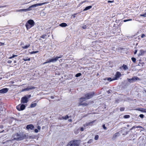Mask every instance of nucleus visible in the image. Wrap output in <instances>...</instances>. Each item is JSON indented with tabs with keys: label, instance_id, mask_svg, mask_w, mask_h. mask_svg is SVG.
I'll return each instance as SVG.
<instances>
[{
	"label": "nucleus",
	"instance_id": "nucleus-1",
	"mask_svg": "<svg viewBox=\"0 0 146 146\" xmlns=\"http://www.w3.org/2000/svg\"><path fill=\"white\" fill-rule=\"evenodd\" d=\"M25 137V135L24 134H19L17 133L14 135L13 139L17 141H21L24 139Z\"/></svg>",
	"mask_w": 146,
	"mask_h": 146
},
{
	"label": "nucleus",
	"instance_id": "nucleus-2",
	"mask_svg": "<svg viewBox=\"0 0 146 146\" xmlns=\"http://www.w3.org/2000/svg\"><path fill=\"white\" fill-rule=\"evenodd\" d=\"M35 25V22L32 19H30L26 23L25 26L27 30L30 29Z\"/></svg>",
	"mask_w": 146,
	"mask_h": 146
},
{
	"label": "nucleus",
	"instance_id": "nucleus-3",
	"mask_svg": "<svg viewBox=\"0 0 146 146\" xmlns=\"http://www.w3.org/2000/svg\"><path fill=\"white\" fill-rule=\"evenodd\" d=\"M79 143V141L74 140L69 142L66 146H78Z\"/></svg>",
	"mask_w": 146,
	"mask_h": 146
},
{
	"label": "nucleus",
	"instance_id": "nucleus-4",
	"mask_svg": "<svg viewBox=\"0 0 146 146\" xmlns=\"http://www.w3.org/2000/svg\"><path fill=\"white\" fill-rule=\"evenodd\" d=\"M140 79L138 77L136 76H134L132 78H128L127 80L130 83H133L135 82L137 80H140Z\"/></svg>",
	"mask_w": 146,
	"mask_h": 146
},
{
	"label": "nucleus",
	"instance_id": "nucleus-5",
	"mask_svg": "<svg viewBox=\"0 0 146 146\" xmlns=\"http://www.w3.org/2000/svg\"><path fill=\"white\" fill-rule=\"evenodd\" d=\"M36 88L35 87L33 86H28L27 88H24L23 89L21 90L22 92H23L24 91H28L29 90H34Z\"/></svg>",
	"mask_w": 146,
	"mask_h": 146
},
{
	"label": "nucleus",
	"instance_id": "nucleus-6",
	"mask_svg": "<svg viewBox=\"0 0 146 146\" xmlns=\"http://www.w3.org/2000/svg\"><path fill=\"white\" fill-rule=\"evenodd\" d=\"M25 107L24 105L20 104L16 106V108L18 111H21L25 109Z\"/></svg>",
	"mask_w": 146,
	"mask_h": 146
},
{
	"label": "nucleus",
	"instance_id": "nucleus-7",
	"mask_svg": "<svg viewBox=\"0 0 146 146\" xmlns=\"http://www.w3.org/2000/svg\"><path fill=\"white\" fill-rule=\"evenodd\" d=\"M28 101L27 97L25 96L21 98V103L24 104L27 103Z\"/></svg>",
	"mask_w": 146,
	"mask_h": 146
},
{
	"label": "nucleus",
	"instance_id": "nucleus-8",
	"mask_svg": "<svg viewBox=\"0 0 146 146\" xmlns=\"http://www.w3.org/2000/svg\"><path fill=\"white\" fill-rule=\"evenodd\" d=\"M94 92H92L86 94L85 95V97L86 99H89L92 98L94 95Z\"/></svg>",
	"mask_w": 146,
	"mask_h": 146
},
{
	"label": "nucleus",
	"instance_id": "nucleus-9",
	"mask_svg": "<svg viewBox=\"0 0 146 146\" xmlns=\"http://www.w3.org/2000/svg\"><path fill=\"white\" fill-rule=\"evenodd\" d=\"M96 121V120H95L93 121L86 123V124L83 125V126H84V127H86L88 126V125H90L91 126H93V125H94L93 123Z\"/></svg>",
	"mask_w": 146,
	"mask_h": 146
},
{
	"label": "nucleus",
	"instance_id": "nucleus-10",
	"mask_svg": "<svg viewBox=\"0 0 146 146\" xmlns=\"http://www.w3.org/2000/svg\"><path fill=\"white\" fill-rule=\"evenodd\" d=\"M47 3H37L29 7V8H31L32 7H34L38 6H41L42 5L46 4Z\"/></svg>",
	"mask_w": 146,
	"mask_h": 146
},
{
	"label": "nucleus",
	"instance_id": "nucleus-11",
	"mask_svg": "<svg viewBox=\"0 0 146 146\" xmlns=\"http://www.w3.org/2000/svg\"><path fill=\"white\" fill-rule=\"evenodd\" d=\"M8 89L7 88H4L0 90V93L4 94L7 93L8 91Z\"/></svg>",
	"mask_w": 146,
	"mask_h": 146
},
{
	"label": "nucleus",
	"instance_id": "nucleus-12",
	"mask_svg": "<svg viewBox=\"0 0 146 146\" xmlns=\"http://www.w3.org/2000/svg\"><path fill=\"white\" fill-rule=\"evenodd\" d=\"M34 127L32 124H29L27 125L26 128L27 129L33 130L34 128Z\"/></svg>",
	"mask_w": 146,
	"mask_h": 146
},
{
	"label": "nucleus",
	"instance_id": "nucleus-13",
	"mask_svg": "<svg viewBox=\"0 0 146 146\" xmlns=\"http://www.w3.org/2000/svg\"><path fill=\"white\" fill-rule=\"evenodd\" d=\"M120 135V133H119V132H117V133H115V134H114L112 137V139L113 140H115L116 138L119 136Z\"/></svg>",
	"mask_w": 146,
	"mask_h": 146
},
{
	"label": "nucleus",
	"instance_id": "nucleus-14",
	"mask_svg": "<svg viewBox=\"0 0 146 146\" xmlns=\"http://www.w3.org/2000/svg\"><path fill=\"white\" fill-rule=\"evenodd\" d=\"M29 8H29V7L27 9H20V10H17L16 11L17 12H23V11L26 12L28 11H29Z\"/></svg>",
	"mask_w": 146,
	"mask_h": 146
},
{
	"label": "nucleus",
	"instance_id": "nucleus-15",
	"mask_svg": "<svg viewBox=\"0 0 146 146\" xmlns=\"http://www.w3.org/2000/svg\"><path fill=\"white\" fill-rule=\"evenodd\" d=\"M121 74L120 72H117L115 74L116 78H119L121 76Z\"/></svg>",
	"mask_w": 146,
	"mask_h": 146
},
{
	"label": "nucleus",
	"instance_id": "nucleus-16",
	"mask_svg": "<svg viewBox=\"0 0 146 146\" xmlns=\"http://www.w3.org/2000/svg\"><path fill=\"white\" fill-rule=\"evenodd\" d=\"M59 25L62 27H64L67 26V24L65 23H63L60 24Z\"/></svg>",
	"mask_w": 146,
	"mask_h": 146
},
{
	"label": "nucleus",
	"instance_id": "nucleus-17",
	"mask_svg": "<svg viewBox=\"0 0 146 146\" xmlns=\"http://www.w3.org/2000/svg\"><path fill=\"white\" fill-rule=\"evenodd\" d=\"M92 8V6H89L88 7H86L84 10V11H86Z\"/></svg>",
	"mask_w": 146,
	"mask_h": 146
},
{
	"label": "nucleus",
	"instance_id": "nucleus-18",
	"mask_svg": "<svg viewBox=\"0 0 146 146\" xmlns=\"http://www.w3.org/2000/svg\"><path fill=\"white\" fill-rule=\"evenodd\" d=\"M145 52V51L143 50H140V53H139V55H143L144 54Z\"/></svg>",
	"mask_w": 146,
	"mask_h": 146
},
{
	"label": "nucleus",
	"instance_id": "nucleus-19",
	"mask_svg": "<svg viewBox=\"0 0 146 146\" xmlns=\"http://www.w3.org/2000/svg\"><path fill=\"white\" fill-rule=\"evenodd\" d=\"M57 59L56 57L54 58H52L51 59V62H56L57 60Z\"/></svg>",
	"mask_w": 146,
	"mask_h": 146
},
{
	"label": "nucleus",
	"instance_id": "nucleus-20",
	"mask_svg": "<svg viewBox=\"0 0 146 146\" xmlns=\"http://www.w3.org/2000/svg\"><path fill=\"white\" fill-rule=\"evenodd\" d=\"M37 105L36 103H32L31 104L30 106V107L31 108H33L35 107Z\"/></svg>",
	"mask_w": 146,
	"mask_h": 146
},
{
	"label": "nucleus",
	"instance_id": "nucleus-21",
	"mask_svg": "<svg viewBox=\"0 0 146 146\" xmlns=\"http://www.w3.org/2000/svg\"><path fill=\"white\" fill-rule=\"evenodd\" d=\"M30 46V44H28L24 46H22V48L24 49L28 48Z\"/></svg>",
	"mask_w": 146,
	"mask_h": 146
},
{
	"label": "nucleus",
	"instance_id": "nucleus-22",
	"mask_svg": "<svg viewBox=\"0 0 146 146\" xmlns=\"http://www.w3.org/2000/svg\"><path fill=\"white\" fill-rule=\"evenodd\" d=\"M71 117L70 116H68L67 115H66L65 116H62V118L63 119H64L66 120L68 118L70 117Z\"/></svg>",
	"mask_w": 146,
	"mask_h": 146
},
{
	"label": "nucleus",
	"instance_id": "nucleus-23",
	"mask_svg": "<svg viewBox=\"0 0 146 146\" xmlns=\"http://www.w3.org/2000/svg\"><path fill=\"white\" fill-rule=\"evenodd\" d=\"M86 97L85 98L82 97L80 98V101L81 102H83L86 99Z\"/></svg>",
	"mask_w": 146,
	"mask_h": 146
},
{
	"label": "nucleus",
	"instance_id": "nucleus-24",
	"mask_svg": "<svg viewBox=\"0 0 146 146\" xmlns=\"http://www.w3.org/2000/svg\"><path fill=\"white\" fill-rule=\"evenodd\" d=\"M51 62V59H48L46 62H44L43 64H44L47 63H50Z\"/></svg>",
	"mask_w": 146,
	"mask_h": 146
},
{
	"label": "nucleus",
	"instance_id": "nucleus-25",
	"mask_svg": "<svg viewBox=\"0 0 146 146\" xmlns=\"http://www.w3.org/2000/svg\"><path fill=\"white\" fill-rule=\"evenodd\" d=\"M23 60L25 61H30V58L28 57L24 58Z\"/></svg>",
	"mask_w": 146,
	"mask_h": 146
},
{
	"label": "nucleus",
	"instance_id": "nucleus-26",
	"mask_svg": "<svg viewBox=\"0 0 146 146\" xmlns=\"http://www.w3.org/2000/svg\"><path fill=\"white\" fill-rule=\"evenodd\" d=\"M122 67L123 68V69L124 70H127V69H128V68H127V66L126 65H125L124 64H123V66H122Z\"/></svg>",
	"mask_w": 146,
	"mask_h": 146
},
{
	"label": "nucleus",
	"instance_id": "nucleus-27",
	"mask_svg": "<svg viewBox=\"0 0 146 146\" xmlns=\"http://www.w3.org/2000/svg\"><path fill=\"white\" fill-rule=\"evenodd\" d=\"M79 105H80V106L82 105L83 106H86L87 105V104L84 103H83L82 104L80 103L79 104Z\"/></svg>",
	"mask_w": 146,
	"mask_h": 146
},
{
	"label": "nucleus",
	"instance_id": "nucleus-28",
	"mask_svg": "<svg viewBox=\"0 0 146 146\" xmlns=\"http://www.w3.org/2000/svg\"><path fill=\"white\" fill-rule=\"evenodd\" d=\"M17 55H14V54H13L12 56L11 57H10L9 58V59H11L13 58H14L15 57H17Z\"/></svg>",
	"mask_w": 146,
	"mask_h": 146
},
{
	"label": "nucleus",
	"instance_id": "nucleus-29",
	"mask_svg": "<svg viewBox=\"0 0 146 146\" xmlns=\"http://www.w3.org/2000/svg\"><path fill=\"white\" fill-rule=\"evenodd\" d=\"M81 75V73H78L77 74H76V75L75 76L76 77H78L79 76H80Z\"/></svg>",
	"mask_w": 146,
	"mask_h": 146
},
{
	"label": "nucleus",
	"instance_id": "nucleus-30",
	"mask_svg": "<svg viewBox=\"0 0 146 146\" xmlns=\"http://www.w3.org/2000/svg\"><path fill=\"white\" fill-rule=\"evenodd\" d=\"M99 138V136L98 135H96L94 137V139L95 140H97Z\"/></svg>",
	"mask_w": 146,
	"mask_h": 146
},
{
	"label": "nucleus",
	"instance_id": "nucleus-31",
	"mask_svg": "<svg viewBox=\"0 0 146 146\" xmlns=\"http://www.w3.org/2000/svg\"><path fill=\"white\" fill-rule=\"evenodd\" d=\"M131 60L134 62H135L136 61V58L134 57H132L131 58Z\"/></svg>",
	"mask_w": 146,
	"mask_h": 146
},
{
	"label": "nucleus",
	"instance_id": "nucleus-32",
	"mask_svg": "<svg viewBox=\"0 0 146 146\" xmlns=\"http://www.w3.org/2000/svg\"><path fill=\"white\" fill-rule=\"evenodd\" d=\"M123 117L125 118H128L130 116L129 115H125Z\"/></svg>",
	"mask_w": 146,
	"mask_h": 146
},
{
	"label": "nucleus",
	"instance_id": "nucleus-33",
	"mask_svg": "<svg viewBox=\"0 0 146 146\" xmlns=\"http://www.w3.org/2000/svg\"><path fill=\"white\" fill-rule=\"evenodd\" d=\"M93 141V139H90L87 142V143H90L92 142Z\"/></svg>",
	"mask_w": 146,
	"mask_h": 146
},
{
	"label": "nucleus",
	"instance_id": "nucleus-34",
	"mask_svg": "<svg viewBox=\"0 0 146 146\" xmlns=\"http://www.w3.org/2000/svg\"><path fill=\"white\" fill-rule=\"evenodd\" d=\"M38 52V51H33V52H30V53L31 54H34L37 53Z\"/></svg>",
	"mask_w": 146,
	"mask_h": 146
},
{
	"label": "nucleus",
	"instance_id": "nucleus-35",
	"mask_svg": "<svg viewBox=\"0 0 146 146\" xmlns=\"http://www.w3.org/2000/svg\"><path fill=\"white\" fill-rule=\"evenodd\" d=\"M124 108H123V107H121L120 109V110L121 111H123L124 110Z\"/></svg>",
	"mask_w": 146,
	"mask_h": 146
},
{
	"label": "nucleus",
	"instance_id": "nucleus-36",
	"mask_svg": "<svg viewBox=\"0 0 146 146\" xmlns=\"http://www.w3.org/2000/svg\"><path fill=\"white\" fill-rule=\"evenodd\" d=\"M141 16L144 17H146V13L144 14L141 15Z\"/></svg>",
	"mask_w": 146,
	"mask_h": 146
},
{
	"label": "nucleus",
	"instance_id": "nucleus-37",
	"mask_svg": "<svg viewBox=\"0 0 146 146\" xmlns=\"http://www.w3.org/2000/svg\"><path fill=\"white\" fill-rule=\"evenodd\" d=\"M145 37H146L145 36V35L144 34H142L141 36V38H143Z\"/></svg>",
	"mask_w": 146,
	"mask_h": 146
},
{
	"label": "nucleus",
	"instance_id": "nucleus-38",
	"mask_svg": "<svg viewBox=\"0 0 146 146\" xmlns=\"http://www.w3.org/2000/svg\"><path fill=\"white\" fill-rule=\"evenodd\" d=\"M46 36V35H42V36H41L40 37L42 38H44L45 36Z\"/></svg>",
	"mask_w": 146,
	"mask_h": 146
},
{
	"label": "nucleus",
	"instance_id": "nucleus-39",
	"mask_svg": "<svg viewBox=\"0 0 146 146\" xmlns=\"http://www.w3.org/2000/svg\"><path fill=\"white\" fill-rule=\"evenodd\" d=\"M102 127L105 130H106L107 128L105 126V124H104L102 125Z\"/></svg>",
	"mask_w": 146,
	"mask_h": 146
},
{
	"label": "nucleus",
	"instance_id": "nucleus-40",
	"mask_svg": "<svg viewBox=\"0 0 146 146\" xmlns=\"http://www.w3.org/2000/svg\"><path fill=\"white\" fill-rule=\"evenodd\" d=\"M86 2V1H83L80 3L79 5L80 6V5L82 4L83 3H85V2Z\"/></svg>",
	"mask_w": 146,
	"mask_h": 146
},
{
	"label": "nucleus",
	"instance_id": "nucleus-41",
	"mask_svg": "<svg viewBox=\"0 0 146 146\" xmlns=\"http://www.w3.org/2000/svg\"><path fill=\"white\" fill-rule=\"evenodd\" d=\"M62 55H60L59 56H56V58H57V60H58V58H62Z\"/></svg>",
	"mask_w": 146,
	"mask_h": 146
},
{
	"label": "nucleus",
	"instance_id": "nucleus-42",
	"mask_svg": "<svg viewBox=\"0 0 146 146\" xmlns=\"http://www.w3.org/2000/svg\"><path fill=\"white\" fill-rule=\"evenodd\" d=\"M139 116L140 117L142 118L143 117L144 115L143 114H141L139 115Z\"/></svg>",
	"mask_w": 146,
	"mask_h": 146
},
{
	"label": "nucleus",
	"instance_id": "nucleus-43",
	"mask_svg": "<svg viewBox=\"0 0 146 146\" xmlns=\"http://www.w3.org/2000/svg\"><path fill=\"white\" fill-rule=\"evenodd\" d=\"M26 96L27 97V98H28H28H29L31 97V95H27Z\"/></svg>",
	"mask_w": 146,
	"mask_h": 146
},
{
	"label": "nucleus",
	"instance_id": "nucleus-44",
	"mask_svg": "<svg viewBox=\"0 0 146 146\" xmlns=\"http://www.w3.org/2000/svg\"><path fill=\"white\" fill-rule=\"evenodd\" d=\"M35 132L36 133H37L38 132V130L37 129H35Z\"/></svg>",
	"mask_w": 146,
	"mask_h": 146
},
{
	"label": "nucleus",
	"instance_id": "nucleus-45",
	"mask_svg": "<svg viewBox=\"0 0 146 146\" xmlns=\"http://www.w3.org/2000/svg\"><path fill=\"white\" fill-rule=\"evenodd\" d=\"M111 78H107V80H108V81H112L113 80H111Z\"/></svg>",
	"mask_w": 146,
	"mask_h": 146
},
{
	"label": "nucleus",
	"instance_id": "nucleus-46",
	"mask_svg": "<svg viewBox=\"0 0 146 146\" xmlns=\"http://www.w3.org/2000/svg\"><path fill=\"white\" fill-rule=\"evenodd\" d=\"M11 62H12V61L10 60H9L8 61H7V63L9 64H11Z\"/></svg>",
	"mask_w": 146,
	"mask_h": 146
},
{
	"label": "nucleus",
	"instance_id": "nucleus-47",
	"mask_svg": "<svg viewBox=\"0 0 146 146\" xmlns=\"http://www.w3.org/2000/svg\"><path fill=\"white\" fill-rule=\"evenodd\" d=\"M37 129L38 130L40 129L41 127L39 126H38L37 127Z\"/></svg>",
	"mask_w": 146,
	"mask_h": 146
},
{
	"label": "nucleus",
	"instance_id": "nucleus-48",
	"mask_svg": "<svg viewBox=\"0 0 146 146\" xmlns=\"http://www.w3.org/2000/svg\"><path fill=\"white\" fill-rule=\"evenodd\" d=\"M84 129L83 127H81L80 129L81 131H83L84 130Z\"/></svg>",
	"mask_w": 146,
	"mask_h": 146
},
{
	"label": "nucleus",
	"instance_id": "nucleus-49",
	"mask_svg": "<svg viewBox=\"0 0 146 146\" xmlns=\"http://www.w3.org/2000/svg\"><path fill=\"white\" fill-rule=\"evenodd\" d=\"M113 2H114V1H108V3H113Z\"/></svg>",
	"mask_w": 146,
	"mask_h": 146
},
{
	"label": "nucleus",
	"instance_id": "nucleus-50",
	"mask_svg": "<svg viewBox=\"0 0 146 146\" xmlns=\"http://www.w3.org/2000/svg\"><path fill=\"white\" fill-rule=\"evenodd\" d=\"M136 127L137 128H142V127H141V126H137Z\"/></svg>",
	"mask_w": 146,
	"mask_h": 146
},
{
	"label": "nucleus",
	"instance_id": "nucleus-51",
	"mask_svg": "<svg viewBox=\"0 0 146 146\" xmlns=\"http://www.w3.org/2000/svg\"><path fill=\"white\" fill-rule=\"evenodd\" d=\"M137 50H135L134 52V54H135L137 53Z\"/></svg>",
	"mask_w": 146,
	"mask_h": 146
},
{
	"label": "nucleus",
	"instance_id": "nucleus-52",
	"mask_svg": "<svg viewBox=\"0 0 146 146\" xmlns=\"http://www.w3.org/2000/svg\"><path fill=\"white\" fill-rule=\"evenodd\" d=\"M58 119H60V120H62V119H63L62 118V117H59L58 118Z\"/></svg>",
	"mask_w": 146,
	"mask_h": 146
},
{
	"label": "nucleus",
	"instance_id": "nucleus-53",
	"mask_svg": "<svg viewBox=\"0 0 146 146\" xmlns=\"http://www.w3.org/2000/svg\"><path fill=\"white\" fill-rule=\"evenodd\" d=\"M86 28V26H84L82 27V28L84 29H85Z\"/></svg>",
	"mask_w": 146,
	"mask_h": 146
},
{
	"label": "nucleus",
	"instance_id": "nucleus-54",
	"mask_svg": "<svg viewBox=\"0 0 146 146\" xmlns=\"http://www.w3.org/2000/svg\"><path fill=\"white\" fill-rule=\"evenodd\" d=\"M111 92V90H110L108 91V92L109 93H110Z\"/></svg>",
	"mask_w": 146,
	"mask_h": 146
},
{
	"label": "nucleus",
	"instance_id": "nucleus-55",
	"mask_svg": "<svg viewBox=\"0 0 146 146\" xmlns=\"http://www.w3.org/2000/svg\"><path fill=\"white\" fill-rule=\"evenodd\" d=\"M143 112L146 113V109H143Z\"/></svg>",
	"mask_w": 146,
	"mask_h": 146
},
{
	"label": "nucleus",
	"instance_id": "nucleus-56",
	"mask_svg": "<svg viewBox=\"0 0 146 146\" xmlns=\"http://www.w3.org/2000/svg\"><path fill=\"white\" fill-rule=\"evenodd\" d=\"M135 128V126H133L132 127V128L131 129L132 130V129H133V128Z\"/></svg>",
	"mask_w": 146,
	"mask_h": 146
},
{
	"label": "nucleus",
	"instance_id": "nucleus-57",
	"mask_svg": "<svg viewBox=\"0 0 146 146\" xmlns=\"http://www.w3.org/2000/svg\"><path fill=\"white\" fill-rule=\"evenodd\" d=\"M68 121H69L71 122V121H72V119H68Z\"/></svg>",
	"mask_w": 146,
	"mask_h": 146
},
{
	"label": "nucleus",
	"instance_id": "nucleus-58",
	"mask_svg": "<svg viewBox=\"0 0 146 146\" xmlns=\"http://www.w3.org/2000/svg\"><path fill=\"white\" fill-rule=\"evenodd\" d=\"M123 21H124V22H126L127 21H128V20H127H127H124Z\"/></svg>",
	"mask_w": 146,
	"mask_h": 146
},
{
	"label": "nucleus",
	"instance_id": "nucleus-59",
	"mask_svg": "<svg viewBox=\"0 0 146 146\" xmlns=\"http://www.w3.org/2000/svg\"><path fill=\"white\" fill-rule=\"evenodd\" d=\"M75 15H76V14H75L72 15V16H73V17L74 18L75 17Z\"/></svg>",
	"mask_w": 146,
	"mask_h": 146
},
{
	"label": "nucleus",
	"instance_id": "nucleus-60",
	"mask_svg": "<svg viewBox=\"0 0 146 146\" xmlns=\"http://www.w3.org/2000/svg\"><path fill=\"white\" fill-rule=\"evenodd\" d=\"M51 98H52V99H53L54 98V97L53 96H51Z\"/></svg>",
	"mask_w": 146,
	"mask_h": 146
},
{
	"label": "nucleus",
	"instance_id": "nucleus-61",
	"mask_svg": "<svg viewBox=\"0 0 146 146\" xmlns=\"http://www.w3.org/2000/svg\"><path fill=\"white\" fill-rule=\"evenodd\" d=\"M17 62V61L16 60H14V63H16Z\"/></svg>",
	"mask_w": 146,
	"mask_h": 146
},
{
	"label": "nucleus",
	"instance_id": "nucleus-62",
	"mask_svg": "<svg viewBox=\"0 0 146 146\" xmlns=\"http://www.w3.org/2000/svg\"><path fill=\"white\" fill-rule=\"evenodd\" d=\"M128 21H131L132 20L131 19H127Z\"/></svg>",
	"mask_w": 146,
	"mask_h": 146
},
{
	"label": "nucleus",
	"instance_id": "nucleus-63",
	"mask_svg": "<svg viewBox=\"0 0 146 146\" xmlns=\"http://www.w3.org/2000/svg\"><path fill=\"white\" fill-rule=\"evenodd\" d=\"M35 102H38V101H37V100H36Z\"/></svg>",
	"mask_w": 146,
	"mask_h": 146
},
{
	"label": "nucleus",
	"instance_id": "nucleus-64",
	"mask_svg": "<svg viewBox=\"0 0 146 146\" xmlns=\"http://www.w3.org/2000/svg\"><path fill=\"white\" fill-rule=\"evenodd\" d=\"M129 126V125H127V127H128V126Z\"/></svg>",
	"mask_w": 146,
	"mask_h": 146
}]
</instances>
